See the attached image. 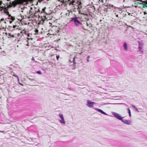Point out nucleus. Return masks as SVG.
<instances>
[{
    "instance_id": "e433bc0d",
    "label": "nucleus",
    "mask_w": 147,
    "mask_h": 147,
    "mask_svg": "<svg viewBox=\"0 0 147 147\" xmlns=\"http://www.w3.org/2000/svg\"><path fill=\"white\" fill-rule=\"evenodd\" d=\"M146 18H147V16H146Z\"/></svg>"
},
{
    "instance_id": "c9c22d12",
    "label": "nucleus",
    "mask_w": 147,
    "mask_h": 147,
    "mask_svg": "<svg viewBox=\"0 0 147 147\" xmlns=\"http://www.w3.org/2000/svg\"><path fill=\"white\" fill-rule=\"evenodd\" d=\"M9 4H11V2H9Z\"/></svg>"
},
{
    "instance_id": "6e6552de",
    "label": "nucleus",
    "mask_w": 147,
    "mask_h": 147,
    "mask_svg": "<svg viewBox=\"0 0 147 147\" xmlns=\"http://www.w3.org/2000/svg\"><path fill=\"white\" fill-rule=\"evenodd\" d=\"M123 46L125 51H127L128 50V47L127 44L126 42H124L123 43Z\"/></svg>"
},
{
    "instance_id": "58836bf2",
    "label": "nucleus",
    "mask_w": 147,
    "mask_h": 147,
    "mask_svg": "<svg viewBox=\"0 0 147 147\" xmlns=\"http://www.w3.org/2000/svg\"><path fill=\"white\" fill-rule=\"evenodd\" d=\"M134 4H135V5H136V3H134Z\"/></svg>"
},
{
    "instance_id": "4468645a",
    "label": "nucleus",
    "mask_w": 147,
    "mask_h": 147,
    "mask_svg": "<svg viewBox=\"0 0 147 147\" xmlns=\"http://www.w3.org/2000/svg\"><path fill=\"white\" fill-rule=\"evenodd\" d=\"M131 106L133 107L135 109V110L138 112H139V111H138V109L134 105H131Z\"/></svg>"
},
{
    "instance_id": "72a5a7b5",
    "label": "nucleus",
    "mask_w": 147,
    "mask_h": 147,
    "mask_svg": "<svg viewBox=\"0 0 147 147\" xmlns=\"http://www.w3.org/2000/svg\"><path fill=\"white\" fill-rule=\"evenodd\" d=\"M44 10H45V9H44V8H43V9H42V10L43 11H44Z\"/></svg>"
},
{
    "instance_id": "6ab92c4d",
    "label": "nucleus",
    "mask_w": 147,
    "mask_h": 147,
    "mask_svg": "<svg viewBox=\"0 0 147 147\" xmlns=\"http://www.w3.org/2000/svg\"><path fill=\"white\" fill-rule=\"evenodd\" d=\"M90 57L89 56H88L87 57V62H89V59Z\"/></svg>"
},
{
    "instance_id": "412c9836",
    "label": "nucleus",
    "mask_w": 147,
    "mask_h": 147,
    "mask_svg": "<svg viewBox=\"0 0 147 147\" xmlns=\"http://www.w3.org/2000/svg\"><path fill=\"white\" fill-rule=\"evenodd\" d=\"M0 132L3 133L4 134H5V132L4 131H0Z\"/></svg>"
},
{
    "instance_id": "c85d7f7f",
    "label": "nucleus",
    "mask_w": 147,
    "mask_h": 147,
    "mask_svg": "<svg viewBox=\"0 0 147 147\" xmlns=\"http://www.w3.org/2000/svg\"><path fill=\"white\" fill-rule=\"evenodd\" d=\"M38 11H36V12H38L39 11V9H38Z\"/></svg>"
},
{
    "instance_id": "f3484780",
    "label": "nucleus",
    "mask_w": 147,
    "mask_h": 147,
    "mask_svg": "<svg viewBox=\"0 0 147 147\" xmlns=\"http://www.w3.org/2000/svg\"><path fill=\"white\" fill-rule=\"evenodd\" d=\"M36 73L39 74H40V75H41L42 74V73L40 71H37L36 72Z\"/></svg>"
},
{
    "instance_id": "1a4fd4ad",
    "label": "nucleus",
    "mask_w": 147,
    "mask_h": 147,
    "mask_svg": "<svg viewBox=\"0 0 147 147\" xmlns=\"http://www.w3.org/2000/svg\"><path fill=\"white\" fill-rule=\"evenodd\" d=\"M76 58H77L76 57H74L73 58V59L72 61L74 62L73 65H74V67L72 68L73 69H74L75 68V67L76 66V65H75V64L76 63L75 62V59Z\"/></svg>"
},
{
    "instance_id": "f704fd0d",
    "label": "nucleus",
    "mask_w": 147,
    "mask_h": 147,
    "mask_svg": "<svg viewBox=\"0 0 147 147\" xmlns=\"http://www.w3.org/2000/svg\"><path fill=\"white\" fill-rule=\"evenodd\" d=\"M87 26H88V24L87 23H86Z\"/></svg>"
},
{
    "instance_id": "4be33fe9",
    "label": "nucleus",
    "mask_w": 147,
    "mask_h": 147,
    "mask_svg": "<svg viewBox=\"0 0 147 147\" xmlns=\"http://www.w3.org/2000/svg\"><path fill=\"white\" fill-rule=\"evenodd\" d=\"M0 74H3L4 73H3V71H0Z\"/></svg>"
},
{
    "instance_id": "a878e982",
    "label": "nucleus",
    "mask_w": 147,
    "mask_h": 147,
    "mask_svg": "<svg viewBox=\"0 0 147 147\" xmlns=\"http://www.w3.org/2000/svg\"><path fill=\"white\" fill-rule=\"evenodd\" d=\"M32 60V61H33V60H34V57H32L31 59Z\"/></svg>"
},
{
    "instance_id": "5701e85b",
    "label": "nucleus",
    "mask_w": 147,
    "mask_h": 147,
    "mask_svg": "<svg viewBox=\"0 0 147 147\" xmlns=\"http://www.w3.org/2000/svg\"><path fill=\"white\" fill-rule=\"evenodd\" d=\"M1 21H3L4 20V19L3 18H2L1 19Z\"/></svg>"
},
{
    "instance_id": "9b49d317",
    "label": "nucleus",
    "mask_w": 147,
    "mask_h": 147,
    "mask_svg": "<svg viewBox=\"0 0 147 147\" xmlns=\"http://www.w3.org/2000/svg\"><path fill=\"white\" fill-rule=\"evenodd\" d=\"M9 17L7 18V19H10V20H11L12 21H14L15 20V18L14 17H13L11 16L10 15V16H8Z\"/></svg>"
},
{
    "instance_id": "2eb2a0df",
    "label": "nucleus",
    "mask_w": 147,
    "mask_h": 147,
    "mask_svg": "<svg viewBox=\"0 0 147 147\" xmlns=\"http://www.w3.org/2000/svg\"><path fill=\"white\" fill-rule=\"evenodd\" d=\"M13 76L14 77H16L18 81H19V77L17 76L15 74H13Z\"/></svg>"
},
{
    "instance_id": "f257e3e1",
    "label": "nucleus",
    "mask_w": 147,
    "mask_h": 147,
    "mask_svg": "<svg viewBox=\"0 0 147 147\" xmlns=\"http://www.w3.org/2000/svg\"><path fill=\"white\" fill-rule=\"evenodd\" d=\"M112 113L116 118L121 121L124 124L129 125L131 124V122L130 120L123 119V117H122L119 114L115 112H112Z\"/></svg>"
},
{
    "instance_id": "a211bd4d",
    "label": "nucleus",
    "mask_w": 147,
    "mask_h": 147,
    "mask_svg": "<svg viewBox=\"0 0 147 147\" xmlns=\"http://www.w3.org/2000/svg\"><path fill=\"white\" fill-rule=\"evenodd\" d=\"M34 31L35 32V34H38V29H35Z\"/></svg>"
},
{
    "instance_id": "393cba45",
    "label": "nucleus",
    "mask_w": 147,
    "mask_h": 147,
    "mask_svg": "<svg viewBox=\"0 0 147 147\" xmlns=\"http://www.w3.org/2000/svg\"><path fill=\"white\" fill-rule=\"evenodd\" d=\"M19 84L21 86H23V84L21 83H19Z\"/></svg>"
},
{
    "instance_id": "473e14b6",
    "label": "nucleus",
    "mask_w": 147,
    "mask_h": 147,
    "mask_svg": "<svg viewBox=\"0 0 147 147\" xmlns=\"http://www.w3.org/2000/svg\"><path fill=\"white\" fill-rule=\"evenodd\" d=\"M108 104V103H104L103 105H107V104Z\"/></svg>"
},
{
    "instance_id": "7c9ffc66",
    "label": "nucleus",
    "mask_w": 147,
    "mask_h": 147,
    "mask_svg": "<svg viewBox=\"0 0 147 147\" xmlns=\"http://www.w3.org/2000/svg\"><path fill=\"white\" fill-rule=\"evenodd\" d=\"M134 7L135 8H137V7H138V6H137V5H135V6H134Z\"/></svg>"
},
{
    "instance_id": "dca6fc26",
    "label": "nucleus",
    "mask_w": 147,
    "mask_h": 147,
    "mask_svg": "<svg viewBox=\"0 0 147 147\" xmlns=\"http://www.w3.org/2000/svg\"><path fill=\"white\" fill-rule=\"evenodd\" d=\"M20 32V33L22 34V35H23L24 33L25 34L26 33V31L24 30H23L22 31H21Z\"/></svg>"
},
{
    "instance_id": "4c0bfd02",
    "label": "nucleus",
    "mask_w": 147,
    "mask_h": 147,
    "mask_svg": "<svg viewBox=\"0 0 147 147\" xmlns=\"http://www.w3.org/2000/svg\"><path fill=\"white\" fill-rule=\"evenodd\" d=\"M21 12H23V11L22 10V11H21Z\"/></svg>"
},
{
    "instance_id": "79ce46f5",
    "label": "nucleus",
    "mask_w": 147,
    "mask_h": 147,
    "mask_svg": "<svg viewBox=\"0 0 147 147\" xmlns=\"http://www.w3.org/2000/svg\"><path fill=\"white\" fill-rule=\"evenodd\" d=\"M4 23H6V22H4Z\"/></svg>"
},
{
    "instance_id": "bb28decb",
    "label": "nucleus",
    "mask_w": 147,
    "mask_h": 147,
    "mask_svg": "<svg viewBox=\"0 0 147 147\" xmlns=\"http://www.w3.org/2000/svg\"><path fill=\"white\" fill-rule=\"evenodd\" d=\"M33 9V8L32 7H30V10H32Z\"/></svg>"
},
{
    "instance_id": "423d86ee",
    "label": "nucleus",
    "mask_w": 147,
    "mask_h": 147,
    "mask_svg": "<svg viewBox=\"0 0 147 147\" xmlns=\"http://www.w3.org/2000/svg\"><path fill=\"white\" fill-rule=\"evenodd\" d=\"M8 29L12 31L13 30H15V29H17L18 28V26H17L16 25H13V27H12L11 26H8Z\"/></svg>"
},
{
    "instance_id": "f03ea898",
    "label": "nucleus",
    "mask_w": 147,
    "mask_h": 147,
    "mask_svg": "<svg viewBox=\"0 0 147 147\" xmlns=\"http://www.w3.org/2000/svg\"><path fill=\"white\" fill-rule=\"evenodd\" d=\"M78 18L76 16H75L74 17L71 18L70 21L74 22L76 26H77L80 25H82V23L78 20Z\"/></svg>"
},
{
    "instance_id": "b1692460",
    "label": "nucleus",
    "mask_w": 147,
    "mask_h": 147,
    "mask_svg": "<svg viewBox=\"0 0 147 147\" xmlns=\"http://www.w3.org/2000/svg\"><path fill=\"white\" fill-rule=\"evenodd\" d=\"M13 21L12 20H10L9 21V22L10 24H11L12 23V22Z\"/></svg>"
},
{
    "instance_id": "a19ab883",
    "label": "nucleus",
    "mask_w": 147,
    "mask_h": 147,
    "mask_svg": "<svg viewBox=\"0 0 147 147\" xmlns=\"http://www.w3.org/2000/svg\"><path fill=\"white\" fill-rule=\"evenodd\" d=\"M130 13H129V15H130Z\"/></svg>"
},
{
    "instance_id": "ddd939ff",
    "label": "nucleus",
    "mask_w": 147,
    "mask_h": 147,
    "mask_svg": "<svg viewBox=\"0 0 147 147\" xmlns=\"http://www.w3.org/2000/svg\"><path fill=\"white\" fill-rule=\"evenodd\" d=\"M8 36L9 37L8 38H11V37H14V35L13 34H11V33H8Z\"/></svg>"
},
{
    "instance_id": "0eeeda50",
    "label": "nucleus",
    "mask_w": 147,
    "mask_h": 147,
    "mask_svg": "<svg viewBox=\"0 0 147 147\" xmlns=\"http://www.w3.org/2000/svg\"><path fill=\"white\" fill-rule=\"evenodd\" d=\"M94 109L95 110H96L98 112L100 113H101L104 115H108L106 113H105V112H104V111H102V110H101L100 109L96 108H95Z\"/></svg>"
},
{
    "instance_id": "7ed1b4c3",
    "label": "nucleus",
    "mask_w": 147,
    "mask_h": 147,
    "mask_svg": "<svg viewBox=\"0 0 147 147\" xmlns=\"http://www.w3.org/2000/svg\"><path fill=\"white\" fill-rule=\"evenodd\" d=\"M2 3V1L0 2V14H2L3 13L7 14L8 12L5 10V7H3V6H1V5Z\"/></svg>"
},
{
    "instance_id": "39448f33",
    "label": "nucleus",
    "mask_w": 147,
    "mask_h": 147,
    "mask_svg": "<svg viewBox=\"0 0 147 147\" xmlns=\"http://www.w3.org/2000/svg\"><path fill=\"white\" fill-rule=\"evenodd\" d=\"M59 116L61 119V120H59L61 124H65V122L64 120L63 114H60L59 115Z\"/></svg>"
},
{
    "instance_id": "f8f14e48",
    "label": "nucleus",
    "mask_w": 147,
    "mask_h": 147,
    "mask_svg": "<svg viewBox=\"0 0 147 147\" xmlns=\"http://www.w3.org/2000/svg\"><path fill=\"white\" fill-rule=\"evenodd\" d=\"M127 110L128 111V113H129V116L130 117H131V111H130V109L129 108H127Z\"/></svg>"
},
{
    "instance_id": "ea45409f",
    "label": "nucleus",
    "mask_w": 147,
    "mask_h": 147,
    "mask_svg": "<svg viewBox=\"0 0 147 147\" xmlns=\"http://www.w3.org/2000/svg\"><path fill=\"white\" fill-rule=\"evenodd\" d=\"M7 0V1H9V0Z\"/></svg>"
},
{
    "instance_id": "2f4dec72",
    "label": "nucleus",
    "mask_w": 147,
    "mask_h": 147,
    "mask_svg": "<svg viewBox=\"0 0 147 147\" xmlns=\"http://www.w3.org/2000/svg\"><path fill=\"white\" fill-rule=\"evenodd\" d=\"M116 16L117 17H118V15H116Z\"/></svg>"
},
{
    "instance_id": "aec40b11",
    "label": "nucleus",
    "mask_w": 147,
    "mask_h": 147,
    "mask_svg": "<svg viewBox=\"0 0 147 147\" xmlns=\"http://www.w3.org/2000/svg\"><path fill=\"white\" fill-rule=\"evenodd\" d=\"M59 57V55H57L56 56V59L57 60H58Z\"/></svg>"
},
{
    "instance_id": "20e7f679",
    "label": "nucleus",
    "mask_w": 147,
    "mask_h": 147,
    "mask_svg": "<svg viewBox=\"0 0 147 147\" xmlns=\"http://www.w3.org/2000/svg\"><path fill=\"white\" fill-rule=\"evenodd\" d=\"M95 104V102H91L90 100H88L87 101L86 105L90 108H92L94 107V105Z\"/></svg>"
},
{
    "instance_id": "9d476101",
    "label": "nucleus",
    "mask_w": 147,
    "mask_h": 147,
    "mask_svg": "<svg viewBox=\"0 0 147 147\" xmlns=\"http://www.w3.org/2000/svg\"><path fill=\"white\" fill-rule=\"evenodd\" d=\"M138 48L139 49V51L140 53H142L143 52V50L141 46H140L138 47Z\"/></svg>"
},
{
    "instance_id": "37998d69",
    "label": "nucleus",
    "mask_w": 147,
    "mask_h": 147,
    "mask_svg": "<svg viewBox=\"0 0 147 147\" xmlns=\"http://www.w3.org/2000/svg\"><path fill=\"white\" fill-rule=\"evenodd\" d=\"M146 14H147V13H146Z\"/></svg>"
},
{
    "instance_id": "cd10ccee",
    "label": "nucleus",
    "mask_w": 147,
    "mask_h": 147,
    "mask_svg": "<svg viewBox=\"0 0 147 147\" xmlns=\"http://www.w3.org/2000/svg\"><path fill=\"white\" fill-rule=\"evenodd\" d=\"M144 15H146V11H145L144 12Z\"/></svg>"
},
{
    "instance_id": "c756f323",
    "label": "nucleus",
    "mask_w": 147,
    "mask_h": 147,
    "mask_svg": "<svg viewBox=\"0 0 147 147\" xmlns=\"http://www.w3.org/2000/svg\"><path fill=\"white\" fill-rule=\"evenodd\" d=\"M31 12V11H30V10L29 12V14H30V13Z\"/></svg>"
}]
</instances>
